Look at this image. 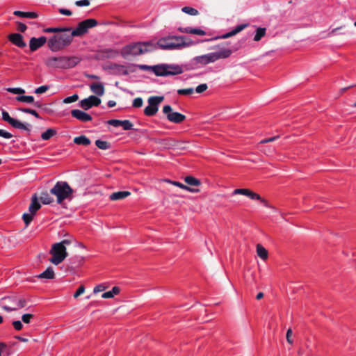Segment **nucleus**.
<instances>
[{
  "label": "nucleus",
  "instance_id": "c756f323",
  "mask_svg": "<svg viewBox=\"0 0 356 356\" xmlns=\"http://www.w3.org/2000/svg\"><path fill=\"white\" fill-rule=\"evenodd\" d=\"M40 199L44 204H49L54 202V199L47 191H43L40 194Z\"/></svg>",
  "mask_w": 356,
  "mask_h": 356
},
{
  "label": "nucleus",
  "instance_id": "f704fd0d",
  "mask_svg": "<svg viewBox=\"0 0 356 356\" xmlns=\"http://www.w3.org/2000/svg\"><path fill=\"white\" fill-rule=\"evenodd\" d=\"M184 181L189 186H197L201 184V182L199 179L192 176L186 177Z\"/></svg>",
  "mask_w": 356,
  "mask_h": 356
},
{
  "label": "nucleus",
  "instance_id": "6e6552de",
  "mask_svg": "<svg viewBox=\"0 0 356 356\" xmlns=\"http://www.w3.org/2000/svg\"><path fill=\"white\" fill-rule=\"evenodd\" d=\"M50 254L52 255V257L49 261L54 265L60 264L68 255L65 246L58 243L52 245Z\"/></svg>",
  "mask_w": 356,
  "mask_h": 356
},
{
  "label": "nucleus",
  "instance_id": "ddd939ff",
  "mask_svg": "<svg viewBox=\"0 0 356 356\" xmlns=\"http://www.w3.org/2000/svg\"><path fill=\"white\" fill-rule=\"evenodd\" d=\"M101 99L95 95H90L80 101L79 106L85 111L89 110L93 106H98L101 104Z\"/></svg>",
  "mask_w": 356,
  "mask_h": 356
},
{
  "label": "nucleus",
  "instance_id": "680f3d73",
  "mask_svg": "<svg viewBox=\"0 0 356 356\" xmlns=\"http://www.w3.org/2000/svg\"><path fill=\"white\" fill-rule=\"evenodd\" d=\"M279 138H280V136H276L271 137L269 138L264 139L260 142V143L264 144V143L273 142V141L276 140L277 139H278Z\"/></svg>",
  "mask_w": 356,
  "mask_h": 356
},
{
  "label": "nucleus",
  "instance_id": "37998d69",
  "mask_svg": "<svg viewBox=\"0 0 356 356\" xmlns=\"http://www.w3.org/2000/svg\"><path fill=\"white\" fill-rule=\"evenodd\" d=\"M79 99V95L77 94H74L72 96L67 97L65 98L63 101L64 104H70L72 102H75Z\"/></svg>",
  "mask_w": 356,
  "mask_h": 356
},
{
  "label": "nucleus",
  "instance_id": "393cba45",
  "mask_svg": "<svg viewBox=\"0 0 356 356\" xmlns=\"http://www.w3.org/2000/svg\"><path fill=\"white\" fill-rule=\"evenodd\" d=\"M165 148L179 149L181 143L172 140H163L161 143Z\"/></svg>",
  "mask_w": 356,
  "mask_h": 356
},
{
  "label": "nucleus",
  "instance_id": "5701e85b",
  "mask_svg": "<svg viewBox=\"0 0 356 356\" xmlns=\"http://www.w3.org/2000/svg\"><path fill=\"white\" fill-rule=\"evenodd\" d=\"M40 279L52 280L55 277V273L52 267H48L44 272L37 276Z\"/></svg>",
  "mask_w": 356,
  "mask_h": 356
},
{
  "label": "nucleus",
  "instance_id": "7ed1b4c3",
  "mask_svg": "<svg viewBox=\"0 0 356 356\" xmlns=\"http://www.w3.org/2000/svg\"><path fill=\"white\" fill-rule=\"evenodd\" d=\"M73 37L72 31L70 32H60L48 40V47L52 51H58L69 46L72 42Z\"/></svg>",
  "mask_w": 356,
  "mask_h": 356
},
{
  "label": "nucleus",
  "instance_id": "9b49d317",
  "mask_svg": "<svg viewBox=\"0 0 356 356\" xmlns=\"http://www.w3.org/2000/svg\"><path fill=\"white\" fill-rule=\"evenodd\" d=\"M163 112L166 115V118L171 122L179 124L185 120L186 116L178 112H173L171 106L165 105Z\"/></svg>",
  "mask_w": 356,
  "mask_h": 356
},
{
  "label": "nucleus",
  "instance_id": "f257e3e1",
  "mask_svg": "<svg viewBox=\"0 0 356 356\" xmlns=\"http://www.w3.org/2000/svg\"><path fill=\"white\" fill-rule=\"evenodd\" d=\"M156 49L159 47L161 49H179L193 44V41L186 36H169L158 40Z\"/></svg>",
  "mask_w": 356,
  "mask_h": 356
},
{
  "label": "nucleus",
  "instance_id": "72a5a7b5",
  "mask_svg": "<svg viewBox=\"0 0 356 356\" xmlns=\"http://www.w3.org/2000/svg\"><path fill=\"white\" fill-rule=\"evenodd\" d=\"M56 134L57 131L55 129L50 128L41 134V138L44 140H49L54 136H55Z\"/></svg>",
  "mask_w": 356,
  "mask_h": 356
},
{
  "label": "nucleus",
  "instance_id": "13d9d810",
  "mask_svg": "<svg viewBox=\"0 0 356 356\" xmlns=\"http://www.w3.org/2000/svg\"><path fill=\"white\" fill-rule=\"evenodd\" d=\"M75 5L77 6H88L90 5V1L88 0H79L75 1Z\"/></svg>",
  "mask_w": 356,
  "mask_h": 356
},
{
  "label": "nucleus",
  "instance_id": "e2e57ef3",
  "mask_svg": "<svg viewBox=\"0 0 356 356\" xmlns=\"http://www.w3.org/2000/svg\"><path fill=\"white\" fill-rule=\"evenodd\" d=\"M58 12L64 15L70 16L72 15V13L71 10L65 9V8H59Z\"/></svg>",
  "mask_w": 356,
  "mask_h": 356
},
{
  "label": "nucleus",
  "instance_id": "58836bf2",
  "mask_svg": "<svg viewBox=\"0 0 356 356\" xmlns=\"http://www.w3.org/2000/svg\"><path fill=\"white\" fill-rule=\"evenodd\" d=\"M181 10L184 13L188 14L190 15H193V16L197 15L199 13L197 10H196L192 7H189V6H185V7L182 8Z\"/></svg>",
  "mask_w": 356,
  "mask_h": 356
},
{
  "label": "nucleus",
  "instance_id": "423d86ee",
  "mask_svg": "<svg viewBox=\"0 0 356 356\" xmlns=\"http://www.w3.org/2000/svg\"><path fill=\"white\" fill-rule=\"evenodd\" d=\"M74 190L66 181H59L50 190V193L56 197L58 204H62L65 200H72Z\"/></svg>",
  "mask_w": 356,
  "mask_h": 356
},
{
  "label": "nucleus",
  "instance_id": "dca6fc26",
  "mask_svg": "<svg viewBox=\"0 0 356 356\" xmlns=\"http://www.w3.org/2000/svg\"><path fill=\"white\" fill-rule=\"evenodd\" d=\"M71 115L73 118L83 122H90L92 119L90 115L79 109L72 110Z\"/></svg>",
  "mask_w": 356,
  "mask_h": 356
},
{
  "label": "nucleus",
  "instance_id": "8fccbe9b",
  "mask_svg": "<svg viewBox=\"0 0 356 356\" xmlns=\"http://www.w3.org/2000/svg\"><path fill=\"white\" fill-rule=\"evenodd\" d=\"M122 120L112 119L108 121V124L115 127H122Z\"/></svg>",
  "mask_w": 356,
  "mask_h": 356
},
{
  "label": "nucleus",
  "instance_id": "79ce46f5",
  "mask_svg": "<svg viewBox=\"0 0 356 356\" xmlns=\"http://www.w3.org/2000/svg\"><path fill=\"white\" fill-rule=\"evenodd\" d=\"M6 90L13 94L22 95L25 93V90L21 88H8Z\"/></svg>",
  "mask_w": 356,
  "mask_h": 356
},
{
  "label": "nucleus",
  "instance_id": "6e6d98bb",
  "mask_svg": "<svg viewBox=\"0 0 356 356\" xmlns=\"http://www.w3.org/2000/svg\"><path fill=\"white\" fill-rule=\"evenodd\" d=\"M12 324L14 328L17 331L21 330L23 327V325L20 321H14Z\"/></svg>",
  "mask_w": 356,
  "mask_h": 356
},
{
  "label": "nucleus",
  "instance_id": "603ef678",
  "mask_svg": "<svg viewBox=\"0 0 356 356\" xmlns=\"http://www.w3.org/2000/svg\"><path fill=\"white\" fill-rule=\"evenodd\" d=\"M49 87L48 86H42L36 88L34 91L35 94H42L47 92Z\"/></svg>",
  "mask_w": 356,
  "mask_h": 356
},
{
  "label": "nucleus",
  "instance_id": "09e8293b",
  "mask_svg": "<svg viewBox=\"0 0 356 356\" xmlns=\"http://www.w3.org/2000/svg\"><path fill=\"white\" fill-rule=\"evenodd\" d=\"M85 290H86L85 286L83 285H81L78 288L76 291L74 293L73 297L74 298H77L78 297H79L81 295H82L85 292Z\"/></svg>",
  "mask_w": 356,
  "mask_h": 356
},
{
  "label": "nucleus",
  "instance_id": "4be33fe9",
  "mask_svg": "<svg viewBox=\"0 0 356 356\" xmlns=\"http://www.w3.org/2000/svg\"><path fill=\"white\" fill-rule=\"evenodd\" d=\"M13 15L20 17L35 19L38 17V14L35 12H24L20 10H15Z\"/></svg>",
  "mask_w": 356,
  "mask_h": 356
},
{
  "label": "nucleus",
  "instance_id": "c03bdc74",
  "mask_svg": "<svg viewBox=\"0 0 356 356\" xmlns=\"http://www.w3.org/2000/svg\"><path fill=\"white\" fill-rule=\"evenodd\" d=\"M193 88H184V89H179L177 90V93L180 95H190L193 93Z\"/></svg>",
  "mask_w": 356,
  "mask_h": 356
},
{
  "label": "nucleus",
  "instance_id": "5fc2aeb1",
  "mask_svg": "<svg viewBox=\"0 0 356 356\" xmlns=\"http://www.w3.org/2000/svg\"><path fill=\"white\" fill-rule=\"evenodd\" d=\"M191 34H195V35H206V32L200 29L191 28Z\"/></svg>",
  "mask_w": 356,
  "mask_h": 356
},
{
  "label": "nucleus",
  "instance_id": "a878e982",
  "mask_svg": "<svg viewBox=\"0 0 356 356\" xmlns=\"http://www.w3.org/2000/svg\"><path fill=\"white\" fill-rule=\"evenodd\" d=\"M73 141L76 145H81L83 146H88L91 143L90 140L83 135L75 137Z\"/></svg>",
  "mask_w": 356,
  "mask_h": 356
},
{
  "label": "nucleus",
  "instance_id": "49530a36",
  "mask_svg": "<svg viewBox=\"0 0 356 356\" xmlns=\"http://www.w3.org/2000/svg\"><path fill=\"white\" fill-rule=\"evenodd\" d=\"M34 317V316L31 314H24L22 316V321L24 323H29L31 322V320Z\"/></svg>",
  "mask_w": 356,
  "mask_h": 356
},
{
  "label": "nucleus",
  "instance_id": "cd10ccee",
  "mask_svg": "<svg viewBox=\"0 0 356 356\" xmlns=\"http://www.w3.org/2000/svg\"><path fill=\"white\" fill-rule=\"evenodd\" d=\"M72 31V28L70 27H64V28H58V27H50L44 29V32L45 33H57L60 32H70Z\"/></svg>",
  "mask_w": 356,
  "mask_h": 356
},
{
  "label": "nucleus",
  "instance_id": "2eb2a0df",
  "mask_svg": "<svg viewBox=\"0 0 356 356\" xmlns=\"http://www.w3.org/2000/svg\"><path fill=\"white\" fill-rule=\"evenodd\" d=\"M47 42V38L41 36L38 38H31L29 41V47L31 51H35L40 47H42Z\"/></svg>",
  "mask_w": 356,
  "mask_h": 356
},
{
  "label": "nucleus",
  "instance_id": "f3484780",
  "mask_svg": "<svg viewBox=\"0 0 356 356\" xmlns=\"http://www.w3.org/2000/svg\"><path fill=\"white\" fill-rule=\"evenodd\" d=\"M8 40L18 47L23 48L26 46L23 36L19 33H11L8 36Z\"/></svg>",
  "mask_w": 356,
  "mask_h": 356
},
{
  "label": "nucleus",
  "instance_id": "a18cd8bd",
  "mask_svg": "<svg viewBox=\"0 0 356 356\" xmlns=\"http://www.w3.org/2000/svg\"><path fill=\"white\" fill-rule=\"evenodd\" d=\"M19 110L24 113L31 114L37 118H40L38 113L35 110H33L31 108H19Z\"/></svg>",
  "mask_w": 356,
  "mask_h": 356
},
{
  "label": "nucleus",
  "instance_id": "473e14b6",
  "mask_svg": "<svg viewBox=\"0 0 356 356\" xmlns=\"http://www.w3.org/2000/svg\"><path fill=\"white\" fill-rule=\"evenodd\" d=\"M13 297H15V295L5 296L0 299V306L3 309L4 305H10L13 307L14 305H13V299H11Z\"/></svg>",
  "mask_w": 356,
  "mask_h": 356
},
{
  "label": "nucleus",
  "instance_id": "0e129e2a",
  "mask_svg": "<svg viewBox=\"0 0 356 356\" xmlns=\"http://www.w3.org/2000/svg\"><path fill=\"white\" fill-rule=\"evenodd\" d=\"M259 200V201H260V202H261V203H262V204H263L266 207L271 208V209H275V208L274 207H273L272 205H270V204H269V202H268L266 200H265V199L262 198L261 197V200Z\"/></svg>",
  "mask_w": 356,
  "mask_h": 356
},
{
  "label": "nucleus",
  "instance_id": "0eeeda50",
  "mask_svg": "<svg viewBox=\"0 0 356 356\" xmlns=\"http://www.w3.org/2000/svg\"><path fill=\"white\" fill-rule=\"evenodd\" d=\"M80 60L77 57H50L45 60V65L49 67L72 68L76 66Z\"/></svg>",
  "mask_w": 356,
  "mask_h": 356
},
{
  "label": "nucleus",
  "instance_id": "774afa93",
  "mask_svg": "<svg viewBox=\"0 0 356 356\" xmlns=\"http://www.w3.org/2000/svg\"><path fill=\"white\" fill-rule=\"evenodd\" d=\"M179 31L181 33H191V27H184V28L180 27V28H179Z\"/></svg>",
  "mask_w": 356,
  "mask_h": 356
},
{
  "label": "nucleus",
  "instance_id": "4468645a",
  "mask_svg": "<svg viewBox=\"0 0 356 356\" xmlns=\"http://www.w3.org/2000/svg\"><path fill=\"white\" fill-rule=\"evenodd\" d=\"M243 195L248 197L250 199L253 200H261L260 195H259L258 193H256L254 191H252L250 189H248V188L235 189L232 192V195Z\"/></svg>",
  "mask_w": 356,
  "mask_h": 356
},
{
  "label": "nucleus",
  "instance_id": "c85d7f7f",
  "mask_svg": "<svg viewBox=\"0 0 356 356\" xmlns=\"http://www.w3.org/2000/svg\"><path fill=\"white\" fill-rule=\"evenodd\" d=\"M111 68L115 70V72L120 75H127L129 74L128 70L122 65L113 64L111 65Z\"/></svg>",
  "mask_w": 356,
  "mask_h": 356
},
{
  "label": "nucleus",
  "instance_id": "1a4fd4ad",
  "mask_svg": "<svg viewBox=\"0 0 356 356\" xmlns=\"http://www.w3.org/2000/svg\"><path fill=\"white\" fill-rule=\"evenodd\" d=\"M163 96H152L148 98L149 105L144 109V114L147 116H154L158 112L159 105L163 101Z\"/></svg>",
  "mask_w": 356,
  "mask_h": 356
},
{
  "label": "nucleus",
  "instance_id": "c9c22d12",
  "mask_svg": "<svg viewBox=\"0 0 356 356\" xmlns=\"http://www.w3.org/2000/svg\"><path fill=\"white\" fill-rule=\"evenodd\" d=\"M168 182L171 183L172 184L176 186H178L182 189H184V190H187L190 192H192V193H197L199 191L198 189H195V188H190L189 186H187L179 181H168Z\"/></svg>",
  "mask_w": 356,
  "mask_h": 356
},
{
  "label": "nucleus",
  "instance_id": "4c0bfd02",
  "mask_svg": "<svg viewBox=\"0 0 356 356\" xmlns=\"http://www.w3.org/2000/svg\"><path fill=\"white\" fill-rule=\"evenodd\" d=\"M266 34V29L265 28H257L256 30V34L254 38V41H259L262 37H264Z\"/></svg>",
  "mask_w": 356,
  "mask_h": 356
},
{
  "label": "nucleus",
  "instance_id": "a211bd4d",
  "mask_svg": "<svg viewBox=\"0 0 356 356\" xmlns=\"http://www.w3.org/2000/svg\"><path fill=\"white\" fill-rule=\"evenodd\" d=\"M41 208V204L38 202V197L36 193L33 194L31 197V202L29 207V211L32 214L36 213V212Z\"/></svg>",
  "mask_w": 356,
  "mask_h": 356
},
{
  "label": "nucleus",
  "instance_id": "a19ab883",
  "mask_svg": "<svg viewBox=\"0 0 356 356\" xmlns=\"http://www.w3.org/2000/svg\"><path fill=\"white\" fill-rule=\"evenodd\" d=\"M133 127H134V124L131 121H129L128 120H122V127L123 130L128 131V130L134 129Z\"/></svg>",
  "mask_w": 356,
  "mask_h": 356
},
{
  "label": "nucleus",
  "instance_id": "69168bd1",
  "mask_svg": "<svg viewBox=\"0 0 356 356\" xmlns=\"http://www.w3.org/2000/svg\"><path fill=\"white\" fill-rule=\"evenodd\" d=\"M23 102L33 103L34 102V98H33V96H24Z\"/></svg>",
  "mask_w": 356,
  "mask_h": 356
},
{
  "label": "nucleus",
  "instance_id": "aec40b11",
  "mask_svg": "<svg viewBox=\"0 0 356 356\" xmlns=\"http://www.w3.org/2000/svg\"><path fill=\"white\" fill-rule=\"evenodd\" d=\"M91 92L95 94L97 96H102L104 94L105 88L102 83H92L90 86Z\"/></svg>",
  "mask_w": 356,
  "mask_h": 356
},
{
  "label": "nucleus",
  "instance_id": "e433bc0d",
  "mask_svg": "<svg viewBox=\"0 0 356 356\" xmlns=\"http://www.w3.org/2000/svg\"><path fill=\"white\" fill-rule=\"evenodd\" d=\"M95 145L98 148L103 150L108 149L111 148V144L108 142L102 140H97L95 141Z\"/></svg>",
  "mask_w": 356,
  "mask_h": 356
},
{
  "label": "nucleus",
  "instance_id": "b1692460",
  "mask_svg": "<svg viewBox=\"0 0 356 356\" xmlns=\"http://www.w3.org/2000/svg\"><path fill=\"white\" fill-rule=\"evenodd\" d=\"M72 35L74 37H80L87 33V31L86 30L83 23L81 22L78 24L77 27L74 30L72 29Z\"/></svg>",
  "mask_w": 356,
  "mask_h": 356
},
{
  "label": "nucleus",
  "instance_id": "de8ad7c7",
  "mask_svg": "<svg viewBox=\"0 0 356 356\" xmlns=\"http://www.w3.org/2000/svg\"><path fill=\"white\" fill-rule=\"evenodd\" d=\"M143 104V101L141 97L135 98L133 101V106L135 108H140Z\"/></svg>",
  "mask_w": 356,
  "mask_h": 356
},
{
  "label": "nucleus",
  "instance_id": "338daca9",
  "mask_svg": "<svg viewBox=\"0 0 356 356\" xmlns=\"http://www.w3.org/2000/svg\"><path fill=\"white\" fill-rule=\"evenodd\" d=\"M102 298L104 299L112 298H113V296L111 291H107L102 295Z\"/></svg>",
  "mask_w": 356,
  "mask_h": 356
},
{
  "label": "nucleus",
  "instance_id": "6ab92c4d",
  "mask_svg": "<svg viewBox=\"0 0 356 356\" xmlns=\"http://www.w3.org/2000/svg\"><path fill=\"white\" fill-rule=\"evenodd\" d=\"M99 55L102 58H114L119 55V52L116 49L109 48L101 50Z\"/></svg>",
  "mask_w": 356,
  "mask_h": 356
},
{
  "label": "nucleus",
  "instance_id": "4d7b16f0",
  "mask_svg": "<svg viewBox=\"0 0 356 356\" xmlns=\"http://www.w3.org/2000/svg\"><path fill=\"white\" fill-rule=\"evenodd\" d=\"M17 30L22 33H24L26 31V30L27 29L26 25L22 22H17Z\"/></svg>",
  "mask_w": 356,
  "mask_h": 356
},
{
  "label": "nucleus",
  "instance_id": "3c124183",
  "mask_svg": "<svg viewBox=\"0 0 356 356\" xmlns=\"http://www.w3.org/2000/svg\"><path fill=\"white\" fill-rule=\"evenodd\" d=\"M292 334H293L292 330L291 328H289L286 331V339L287 342L291 345H292L293 343V341L292 339Z\"/></svg>",
  "mask_w": 356,
  "mask_h": 356
},
{
  "label": "nucleus",
  "instance_id": "20e7f679",
  "mask_svg": "<svg viewBox=\"0 0 356 356\" xmlns=\"http://www.w3.org/2000/svg\"><path fill=\"white\" fill-rule=\"evenodd\" d=\"M154 50H156V45L151 42H138L123 47L121 55L127 58L129 56H138Z\"/></svg>",
  "mask_w": 356,
  "mask_h": 356
},
{
  "label": "nucleus",
  "instance_id": "39448f33",
  "mask_svg": "<svg viewBox=\"0 0 356 356\" xmlns=\"http://www.w3.org/2000/svg\"><path fill=\"white\" fill-rule=\"evenodd\" d=\"M232 51L229 49H222L216 52H211L207 54L195 56L193 58V63L195 65H206L209 63L216 62L220 59L229 58Z\"/></svg>",
  "mask_w": 356,
  "mask_h": 356
},
{
  "label": "nucleus",
  "instance_id": "f8f14e48",
  "mask_svg": "<svg viewBox=\"0 0 356 356\" xmlns=\"http://www.w3.org/2000/svg\"><path fill=\"white\" fill-rule=\"evenodd\" d=\"M13 307L10 305H4L3 310L6 312L16 311L19 309L24 308L27 305V300L26 298L22 296H15L12 298Z\"/></svg>",
  "mask_w": 356,
  "mask_h": 356
},
{
  "label": "nucleus",
  "instance_id": "412c9836",
  "mask_svg": "<svg viewBox=\"0 0 356 356\" xmlns=\"http://www.w3.org/2000/svg\"><path fill=\"white\" fill-rule=\"evenodd\" d=\"M131 195V193L129 191H118L113 193L110 195V200L112 201H118L120 200H123Z\"/></svg>",
  "mask_w": 356,
  "mask_h": 356
},
{
  "label": "nucleus",
  "instance_id": "f03ea898",
  "mask_svg": "<svg viewBox=\"0 0 356 356\" xmlns=\"http://www.w3.org/2000/svg\"><path fill=\"white\" fill-rule=\"evenodd\" d=\"M141 70H150L157 76H168L180 74L183 69L178 65L159 64L153 66L147 65H136Z\"/></svg>",
  "mask_w": 356,
  "mask_h": 356
},
{
  "label": "nucleus",
  "instance_id": "bb28decb",
  "mask_svg": "<svg viewBox=\"0 0 356 356\" xmlns=\"http://www.w3.org/2000/svg\"><path fill=\"white\" fill-rule=\"evenodd\" d=\"M246 26H247L246 24L238 25L236 27H235V29H233L232 31L222 35L221 36V38L225 39V38H228L229 37H232V36L238 33L241 31H243Z\"/></svg>",
  "mask_w": 356,
  "mask_h": 356
},
{
  "label": "nucleus",
  "instance_id": "bf43d9fd",
  "mask_svg": "<svg viewBox=\"0 0 356 356\" xmlns=\"http://www.w3.org/2000/svg\"><path fill=\"white\" fill-rule=\"evenodd\" d=\"M0 136L3 137L5 138H10L13 137V135L3 129H0Z\"/></svg>",
  "mask_w": 356,
  "mask_h": 356
},
{
  "label": "nucleus",
  "instance_id": "052dcab7",
  "mask_svg": "<svg viewBox=\"0 0 356 356\" xmlns=\"http://www.w3.org/2000/svg\"><path fill=\"white\" fill-rule=\"evenodd\" d=\"M106 289V286H103L102 284H99L96 286L94 289L93 292L94 293H97L99 292L103 291Z\"/></svg>",
  "mask_w": 356,
  "mask_h": 356
},
{
  "label": "nucleus",
  "instance_id": "9d476101",
  "mask_svg": "<svg viewBox=\"0 0 356 356\" xmlns=\"http://www.w3.org/2000/svg\"><path fill=\"white\" fill-rule=\"evenodd\" d=\"M2 119L15 129H23L28 131H31V125L30 124L22 123L20 121L11 118L9 115V113L4 110L2 111Z\"/></svg>",
  "mask_w": 356,
  "mask_h": 356
},
{
  "label": "nucleus",
  "instance_id": "2f4dec72",
  "mask_svg": "<svg viewBox=\"0 0 356 356\" xmlns=\"http://www.w3.org/2000/svg\"><path fill=\"white\" fill-rule=\"evenodd\" d=\"M257 255L263 260L267 259L268 251L261 244L257 245Z\"/></svg>",
  "mask_w": 356,
  "mask_h": 356
},
{
  "label": "nucleus",
  "instance_id": "864d4df0",
  "mask_svg": "<svg viewBox=\"0 0 356 356\" xmlns=\"http://www.w3.org/2000/svg\"><path fill=\"white\" fill-rule=\"evenodd\" d=\"M207 88H208V86L206 83H202V84L199 85L198 86H197V88H195V91L197 93H202V92H204L205 90H207Z\"/></svg>",
  "mask_w": 356,
  "mask_h": 356
},
{
  "label": "nucleus",
  "instance_id": "7c9ffc66",
  "mask_svg": "<svg viewBox=\"0 0 356 356\" xmlns=\"http://www.w3.org/2000/svg\"><path fill=\"white\" fill-rule=\"evenodd\" d=\"M81 22L83 23V25L84 26L87 32L90 29L95 27L98 24L97 21L95 19H87L82 21Z\"/></svg>",
  "mask_w": 356,
  "mask_h": 356
},
{
  "label": "nucleus",
  "instance_id": "ea45409f",
  "mask_svg": "<svg viewBox=\"0 0 356 356\" xmlns=\"http://www.w3.org/2000/svg\"><path fill=\"white\" fill-rule=\"evenodd\" d=\"M34 216H35V214H32L30 212H29V213H25L23 214L22 219H23L26 227L31 222V221L33 219Z\"/></svg>",
  "mask_w": 356,
  "mask_h": 356
}]
</instances>
